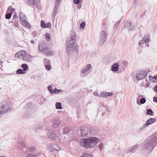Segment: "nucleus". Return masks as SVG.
Returning a JSON list of instances; mask_svg holds the SVG:
<instances>
[{
    "label": "nucleus",
    "instance_id": "f257e3e1",
    "mask_svg": "<svg viewBox=\"0 0 157 157\" xmlns=\"http://www.w3.org/2000/svg\"><path fill=\"white\" fill-rule=\"evenodd\" d=\"M99 139L96 137H90L87 138L81 139L80 144L83 147L86 148H92L97 144Z\"/></svg>",
    "mask_w": 157,
    "mask_h": 157
},
{
    "label": "nucleus",
    "instance_id": "f03ea898",
    "mask_svg": "<svg viewBox=\"0 0 157 157\" xmlns=\"http://www.w3.org/2000/svg\"><path fill=\"white\" fill-rule=\"evenodd\" d=\"M153 137L150 136L144 142L143 149L145 151H151L156 143Z\"/></svg>",
    "mask_w": 157,
    "mask_h": 157
},
{
    "label": "nucleus",
    "instance_id": "7ed1b4c3",
    "mask_svg": "<svg viewBox=\"0 0 157 157\" xmlns=\"http://www.w3.org/2000/svg\"><path fill=\"white\" fill-rule=\"evenodd\" d=\"M66 50L68 52H77L78 47L77 44L75 43V40L68 39L66 43Z\"/></svg>",
    "mask_w": 157,
    "mask_h": 157
},
{
    "label": "nucleus",
    "instance_id": "20e7f679",
    "mask_svg": "<svg viewBox=\"0 0 157 157\" xmlns=\"http://www.w3.org/2000/svg\"><path fill=\"white\" fill-rule=\"evenodd\" d=\"M61 131L62 132H63V135L59 136L60 141L62 143H66L68 140L71 131L69 130L67 128H65L63 130H62Z\"/></svg>",
    "mask_w": 157,
    "mask_h": 157
},
{
    "label": "nucleus",
    "instance_id": "39448f33",
    "mask_svg": "<svg viewBox=\"0 0 157 157\" xmlns=\"http://www.w3.org/2000/svg\"><path fill=\"white\" fill-rule=\"evenodd\" d=\"M107 37L106 32L104 30H101L100 32L98 41V44L102 45L105 41Z\"/></svg>",
    "mask_w": 157,
    "mask_h": 157
},
{
    "label": "nucleus",
    "instance_id": "423d86ee",
    "mask_svg": "<svg viewBox=\"0 0 157 157\" xmlns=\"http://www.w3.org/2000/svg\"><path fill=\"white\" fill-rule=\"evenodd\" d=\"M11 104L9 103H5L0 105V112L4 114L11 108Z\"/></svg>",
    "mask_w": 157,
    "mask_h": 157
},
{
    "label": "nucleus",
    "instance_id": "0eeeda50",
    "mask_svg": "<svg viewBox=\"0 0 157 157\" xmlns=\"http://www.w3.org/2000/svg\"><path fill=\"white\" fill-rule=\"evenodd\" d=\"M147 74V72L145 71H140L139 72L137 73L135 76H133V77L135 76V78L138 81L142 79H144L146 77Z\"/></svg>",
    "mask_w": 157,
    "mask_h": 157
},
{
    "label": "nucleus",
    "instance_id": "6e6552de",
    "mask_svg": "<svg viewBox=\"0 0 157 157\" xmlns=\"http://www.w3.org/2000/svg\"><path fill=\"white\" fill-rule=\"evenodd\" d=\"M81 135L84 137L90 136L89 127L86 126H82L80 128Z\"/></svg>",
    "mask_w": 157,
    "mask_h": 157
},
{
    "label": "nucleus",
    "instance_id": "1a4fd4ad",
    "mask_svg": "<svg viewBox=\"0 0 157 157\" xmlns=\"http://www.w3.org/2000/svg\"><path fill=\"white\" fill-rule=\"evenodd\" d=\"M47 136L48 138L52 140H55L56 137V135L52 130H48Z\"/></svg>",
    "mask_w": 157,
    "mask_h": 157
},
{
    "label": "nucleus",
    "instance_id": "9d476101",
    "mask_svg": "<svg viewBox=\"0 0 157 157\" xmlns=\"http://www.w3.org/2000/svg\"><path fill=\"white\" fill-rule=\"evenodd\" d=\"M53 124L52 127L55 128L59 127L61 123V121L58 117H54L53 120Z\"/></svg>",
    "mask_w": 157,
    "mask_h": 157
},
{
    "label": "nucleus",
    "instance_id": "9b49d317",
    "mask_svg": "<svg viewBox=\"0 0 157 157\" xmlns=\"http://www.w3.org/2000/svg\"><path fill=\"white\" fill-rule=\"evenodd\" d=\"M26 52L25 51H21L19 52H17L15 55V56L17 59H22L23 60L25 56V55Z\"/></svg>",
    "mask_w": 157,
    "mask_h": 157
},
{
    "label": "nucleus",
    "instance_id": "f8f14e48",
    "mask_svg": "<svg viewBox=\"0 0 157 157\" xmlns=\"http://www.w3.org/2000/svg\"><path fill=\"white\" fill-rule=\"evenodd\" d=\"M88 127L90 136H95L98 133V130L94 126Z\"/></svg>",
    "mask_w": 157,
    "mask_h": 157
},
{
    "label": "nucleus",
    "instance_id": "ddd939ff",
    "mask_svg": "<svg viewBox=\"0 0 157 157\" xmlns=\"http://www.w3.org/2000/svg\"><path fill=\"white\" fill-rule=\"evenodd\" d=\"M48 146L50 147V151H53L54 150L58 151L60 149V147L56 144H50L48 145Z\"/></svg>",
    "mask_w": 157,
    "mask_h": 157
},
{
    "label": "nucleus",
    "instance_id": "4468645a",
    "mask_svg": "<svg viewBox=\"0 0 157 157\" xmlns=\"http://www.w3.org/2000/svg\"><path fill=\"white\" fill-rule=\"evenodd\" d=\"M149 41V36L147 35L145 36L144 37L143 39L139 42V45H140L143 44L148 42Z\"/></svg>",
    "mask_w": 157,
    "mask_h": 157
},
{
    "label": "nucleus",
    "instance_id": "2eb2a0df",
    "mask_svg": "<svg viewBox=\"0 0 157 157\" xmlns=\"http://www.w3.org/2000/svg\"><path fill=\"white\" fill-rule=\"evenodd\" d=\"M47 49V47L45 44L41 43L39 44L38 49L40 51L42 52L44 51Z\"/></svg>",
    "mask_w": 157,
    "mask_h": 157
},
{
    "label": "nucleus",
    "instance_id": "dca6fc26",
    "mask_svg": "<svg viewBox=\"0 0 157 157\" xmlns=\"http://www.w3.org/2000/svg\"><path fill=\"white\" fill-rule=\"evenodd\" d=\"M33 57L32 56L29 54H26V53L23 60L30 62L32 61Z\"/></svg>",
    "mask_w": 157,
    "mask_h": 157
},
{
    "label": "nucleus",
    "instance_id": "f3484780",
    "mask_svg": "<svg viewBox=\"0 0 157 157\" xmlns=\"http://www.w3.org/2000/svg\"><path fill=\"white\" fill-rule=\"evenodd\" d=\"M119 65L118 63H115L113 64L111 69L113 71L116 72L118 71L119 68Z\"/></svg>",
    "mask_w": 157,
    "mask_h": 157
},
{
    "label": "nucleus",
    "instance_id": "a211bd4d",
    "mask_svg": "<svg viewBox=\"0 0 157 157\" xmlns=\"http://www.w3.org/2000/svg\"><path fill=\"white\" fill-rule=\"evenodd\" d=\"M156 119L155 118H149L146 121L145 124L148 126L155 122L156 121Z\"/></svg>",
    "mask_w": 157,
    "mask_h": 157
},
{
    "label": "nucleus",
    "instance_id": "6ab92c4d",
    "mask_svg": "<svg viewBox=\"0 0 157 157\" xmlns=\"http://www.w3.org/2000/svg\"><path fill=\"white\" fill-rule=\"evenodd\" d=\"M138 147V144H135L134 146L128 148L127 150V153H129L132 152L136 149Z\"/></svg>",
    "mask_w": 157,
    "mask_h": 157
},
{
    "label": "nucleus",
    "instance_id": "aec40b11",
    "mask_svg": "<svg viewBox=\"0 0 157 157\" xmlns=\"http://www.w3.org/2000/svg\"><path fill=\"white\" fill-rule=\"evenodd\" d=\"M59 5V3L56 2L55 4V8L53 11V14L54 16L56 15V13L58 12V6Z\"/></svg>",
    "mask_w": 157,
    "mask_h": 157
},
{
    "label": "nucleus",
    "instance_id": "412c9836",
    "mask_svg": "<svg viewBox=\"0 0 157 157\" xmlns=\"http://www.w3.org/2000/svg\"><path fill=\"white\" fill-rule=\"evenodd\" d=\"M45 55L48 56H51L53 54V52L52 50L48 49H47L46 50H45L44 52Z\"/></svg>",
    "mask_w": 157,
    "mask_h": 157
},
{
    "label": "nucleus",
    "instance_id": "4be33fe9",
    "mask_svg": "<svg viewBox=\"0 0 157 157\" xmlns=\"http://www.w3.org/2000/svg\"><path fill=\"white\" fill-rule=\"evenodd\" d=\"M29 4L31 5L38 4L40 2V0H28Z\"/></svg>",
    "mask_w": 157,
    "mask_h": 157
},
{
    "label": "nucleus",
    "instance_id": "5701e85b",
    "mask_svg": "<svg viewBox=\"0 0 157 157\" xmlns=\"http://www.w3.org/2000/svg\"><path fill=\"white\" fill-rule=\"evenodd\" d=\"M124 28L128 29L130 30H132V28L131 26V23L130 21H127L125 24Z\"/></svg>",
    "mask_w": 157,
    "mask_h": 157
},
{
    "label": "nucleus",
    "instance_id": "b1692460",
    "mask_svg": "<svg viewBox=\"0 0 157 157\" xmlns=\"http://www.w3.org/2000/svg\"><path fill=\"white\" fill-rule=\"evenodd\" d=\"M26 20L22 19L20 21L21 24L24 26H27V27L29 28L30 27V25L28 24L27 22L26 21Z\"/></svg>",
    "mask_w": 157,
    "mask_h": 157
},
{
    "label": "nucleus",
    "instance_id": "393cba45",
    "mask_svg": "<svg viewBox=\"0 0 157 157\" xmlns=\"http://www.w3.org/2000/svg\"><path fill=\"white\" fill-rule=\"evenodd\" d=\"M18 146L20 149H22L23 151H26L27 149L26 147H25V144L24 143L18 145Z\"/></svg>",
    "mask_w": 157,
    "mask_h": 157
},
{
    "label": "nucleus",
    "instance_id": "a878e982",
    "mask_svg": "<svg viewBox=\"0 0 157 157\" xmlns=\"http://www.w3.org/2000/svg\"><path fill=\"white\" fill-rule=\"evenodd\" d=\"M15 9L11 6H9L7 10V13H10L12 14L15 11Z\"/></svg>",
    "mask_w": 157,
    "mask_h": 157
},
{
    "label": "nucleus",
    "instance_id": "bb28decb",
    "mask_svg": "<svg viewBox=\"0 0 157 157\" xmlns=\"http://www.w3.org/2000/svg\"><path fill=\"white\" fill-rule=\"evenodd\" d=\"M21 67L23 68V70L25 71H27L29 69L28 65L25 63L21 64Z\"/></svg>",
    "mask_w": 157,
    "mask_h": 157
},
{
    "label": "nucleus",
    "instance_id": "cd10ccee",
    "mask_svg": "<svg viewBox=\"0 0 157 157\" xmlns=\"http://www.w3.org/2000/svg\"><path fill=\"white\" fill-rule=\"evenodd\" d=\"M39 154H33L31 153H29L27 154L26 157H39Z\"/></svg>",
    "mask_w": 157,
    "mask_h": 157
},
{
    "label": "nucleus",
    "instance_id": "c85d7f7f",
    "mask_svg": "<svg viewBox=\"0 0 157 157\" xmlns=\"http://www.w3.org/2000/svg\"><path fill=\"white\" fill-rule=\"evenodd\" d=\"M151 81L152 82H157V75H155L154 77H151V78H150Z\"/></svg>",
    "mask_w": 157,
    "mask_h": 157
},
{
    "label": "nucleus",
    "instance_id": "c756f323",
    "mask_svg": "<svg viewBox=\"0 0 157 157\" xmlns=\"http://www.w3.org/2000/svg\"><path fill=\"white\" fill-rule=\"evenodd\" d=\"M19 19L20 21L23 20H26V18L25 16L22 13H20L19 14Z\"/></svg>",
    "mask_w": 157,
    "mask_h": 157
},
{
    "label": "nucleus",
    "instance_id": "7c9ffc66",
    "mask_svg": "<svg viewBox=\"0 0 157 157\" xmlns=\"http://www.w3.org/2000/svg\"><path fill=\"white\" fill-rule=\"evenodd\" d=\"M76 37L75 33L74 31H72L71 32V35L69 37L70 39L75 40Z\"/></svg>",
    "mask_w": 157,
    "mask_h": 157
},
{
    "label": "nucleus",
    "instance_id": "2f4dec72",
    "mask_svg": "<svg viewBox=\"0 0 157 157\" xmlns=\"http://www.w3.org/2000/svg\"><path fill=\"white\" fill-rule=\"evenodd\" d=\"M56 107L57 109H62L61 103L60 102H57L56 103Z\"/></svg>",
    "mask_w": 157,
    "mask_h": 157
},
{
    "label": "nucleus",
    "instance_id": "473e14b6",
    "mask_svg": "<svg viewBox=\"0 0 157 157\" xmlns=\"http://www.w3.org/2000/svg\"><path fill=\"white\" fill-rule=\"evenodd\" d=\"M154 113V112L151 109H147V115L153 116V115Z\"/></svg>",
    "mask_w": 157,
    "mask_h": 157
},
{
    "label": "nucleus",
    "instance_id": "72a5a7b5",
    "mask_svg": "<svg viewBox=\"0 0 157 157\" xmlns=\"http://www.w3.org/2000/svg\"><path fill=\"white\" fill-rule=\"evenodd\" d=\"M92 67V66L90 64H87L86 67L84 69H85V70H86V71L87 72Z\"/></svg>",
    "mask_w": 157,
    "mask_h": 157
},
{
    "label": "nucleus",
    "instance_id": "f704fd0d",
    "mask_svg": "<svg viewBox=\"0 0 157 157\" xmlns=\"http://www.w3.org/2000/svg\"><path fill=\"white\" fill-rule=\"evenodd\" d=\"M16 73L17 74H25V72L21 69H18L16 71Z\"/></svg>",
    "mask_w": 157,
    "mask_h": 157
},
{
    "label": "nucleus",
    "instance_id": "c9c22d12",
    "mask_svg": "<svg viewBox=\"0 0 157 157\" xmlns=\"http://www.w3.org/2000/svg\"><path fill=\"white\" fill-rule=\"evenodd\" d=\"M52 86H49L48 87V90L51 93V94H55V90L52 89Z\"/></svg>",
    "mask_w": 157,
    "mask_h": 157
},
{
    "label": "nucleus",
    "instance_id": "e433bc0d",
    "mask_svg": "<svg viewBox=\"0 0 157 157\" xmlns=\"http://www.w3.org/2000/svg\"><path fill=\"white\" fill-rule=\"evenodd\" d=\"M87 72L86 70H85L84 68L82 69L81 71V76L82 77L85 76L84 74H85Z\"/></svg>",
    "mask_w": 157,
    "mask_h": 157
},
{
    "label": "nucleus",
    "instance_id": "4c0bfd02",
    "mask_svg": "<svg viewBox=\"0 0 157 157\" xmlns=\"http://www.w3.org/2000/svg\"><path fill=\"white\" fill-rule=\"evenodd\" d=\"M82 157H93V156L91 154L86 153L83 154Z\"/></svg>",
    "mask_w": 157,
    "mask_h": 157
},
{
    "label": "nucleus",
    "instance_id": "58836bf2",
    "mask_svg": "<svg viewBox=\"0 0 157 157\" xmlns=\"http://www.w3.org/2000/svg\"><path fill=\"white\" fill-rule=\"evenodd\" d=\"M151 137H153V139L155 140L156 143L157 142V131H156L154 135L151 136Z\"/></svg>",
    "mask_w": 157,
    "mask_h": 157
},
{
    "label": "nucleus",
    "instance_id": "ea45409f",
    "mask_svg": "<svg viewBox=\"0 0 157 157\" xmlns=\"http://www.w3.org/2000/svg\"><path fill=\"white\" fill-rule=\"evenodd\" d=\"M35 150V148L34 146H31L29 147L28 148V150L30 152H33Z\"/></svg>",
    "mask_w": 157,
    "mask_h": 157
},
{
    "label": "nucleus",
    "instance_id": "a19ab883",
    "mask_svg": "<svg viewBox=\"0 0 157 157\" xmlns=\"http://www.w3.org/2000/svg\"><path fill=\"white\" fill-rule=\"evenodd\" d=\"M147 127L146 124H145L143 126L141 127L138 130L139 131H141L144 130Z\"/></svg>",
    "mask_w": 157,
    "mask_h": 157
},
{
    "label": "nucleus",
    "instance_id": "79ce46f5",
    "mask_svg": "<svg viewBox=\"0 0 157 157\" xmlns=\"http://www.w3.org/2000/svg\"><path fill=\"white\" fill-rule=\"evenodd\" d=\"M86 25L85 23L84 22H82L80 25V27L81 29H83L85 27Z\"/></svg>",
    "mask_w": 157,
    "mask_h": 157
},
{
    "label": "nucleus",
    "instance_id": "37998d69",
    "mask_svg": "<svg viewBox=\"0 0 157 157\" xmlns=\"http://www.w3.org/2000/svg\"><path fill=\"white\" fill-rule=\"evenodd\" d=\"M12 14L10 13H7L6 16V19H9L11 17Z\"/></svg>",
    "mask_w": 157,
    "mask_h": 157
},
{
    "label": "nucleus",
    "instance_id": "c03bdc74",
    "mask_svg": "<svg viewBox=\"0 0 157 157\" xmlns=\"http://www.w3.org/2000/svg\"><path fill=\"white\" fill-rule=\"evenodd\" d=\"M63 91V90H58L56 88H55V93L56 94H58L59 93L62 92Z\"/></svg>",
    "mask_w": 157,
    "mask_h": 157
},
{
    "label": "nucleus",
    "instance_id": "a18cd8bd",
    "mask_svg": "<svg viewBox=\"0 0 157 157\" xmlns=\"http://www.w3.org/2000/svg\"><path fill=\"white\" fill-rule=\"evenodd\" d=\"M45 38L47 40H50L51 39L50 35L47 33L45 35Z\"/></svg>",
    "mask_w": 157,
    "mask_h": 157
},
{
    "label": "nucleus",
    "instance_id": "49530a36",
    "mask_svg": "<svg viewBox=\"0 0 157 157\" xmlns=\"http://www.w3.org/2000/svg\"><path fill=\"white\" fill-rule=\"evenodd\" d=\"M46 69L48 71H49L50 70V65L49 63V64H47L46 63L45 64Z\"/></svg>",
    "mask_w": 157,
    "mask_h": 157
},
{
    "label": "nucleus",
    "instance_id": "de8ad7c7",
    "mask_svg": "<svg viewBox=\"0 0 157 157\" xmlns=\"http://www.w3.org/2000/svg\"><path fill=\"white\" fill-rule=\"evenodd\" d=\"M99 97L106 98L105 94V92H102V93H101L100 94Z\"/></svg>",
    "mask_w": 157,
    "mask_h": 157
},
{
    "label": "nucleus",
    "instance_id": "09e8293b",
    "mask_svg": "<svg viewBox=\"0 0 157 157\" xmlns=\"http://www.w3.org/2000/svg\"><path fill=\"white\" fill-rule=\"evenodd\" d=\"M146 102V99L144 98H142L140 100V103L141 104L144 103Z\"/></svg>",
    "mask_w": 157,
    "mask_h": 157
},
{
    "label": "nucleus",
    "instance_id": "8fccbe9b",
    "mask_svg": "<svg viewBox=\"0 0 157 157\" xmlns=\"http://www.w3.org/2000/svg\"><path fill=\"white\" fill-rule=\"evenodd\" d=\"M51 24L50 23H48L47 24H45L44 27L45 28H50L51 27Z\"/></svg>",
    "mask_w": 157,
    "mask_h": 157
},
{
    "label": "nucleus",
    "instance_id": "3c124183",
    "mask_svg": "<svg viewBox=\"0 0 157 157\" xmlns=\"http://www.w3.org/2000/svg\"><path fill=\"white\" fill-rule=\"evenodd\" d=\"M45 24L44 21L42 20L41 21V27L43 28H44V26H45Z\"/></svg>",
    "mask_w": 157,
    "mask_h": 157
},
{
    "label": "nucleus",
    "instance_id": "603ef678",
    "mask_svg": "<svg viewBox=\"0 0 157 157\" xmlns=\"http://www.w3.org/2000/svg\"><path fill=\"white\" fill-rule=\"evenodd\" d=\"M150 84V83L149 82H146L145 85L144 87L146 88L149 87Z\"/></svg>",
    "mask_w": 157,
    "mask_h": 157
},
{
    "label": "nucleus",
    "instance_id": "864d4df0",
    "mask_svg": "<svg viewBox=\"0 0 157 157\" xmlns=\"http://www.w3.org/2000/svg\"><path fill=\"white\" fill-rule=\"evenodd\" d=\"M93 94L94 95L96 96H97L99 97L100 95V94H99L97 92H95L93 93Z\"/></svg>",
    "mask_w": 157,
    "mask_h": 157
},
{
    "label": "nucleus",
    "instance_id": "5fc2aeb1",
    "mask_svg": "<svg viewBox=\"0 0 157 157\" xmlns=\"http://www.w3.org/2000/svg\"><path fill=\"white\" fill-rule=\"evenodd\" d=\"M80 0H74V2L76 4H78L80 2Z\"/></svg>",
    "mask_w": 157,
    "mask_h": 157
},
{
    "label": "nucleus",
    "instance_id": "6e6d98bb",
    "mask_svg": "<svg viewBox=\"0 0 157 157\" xmlns=\"http://www.w3.org/2000/svg\"><path fill=\"white\" fill-rule=\"evenodd\" d=\"M103 146L104 145L103 144H100L99 146V149L100 150H101L102 147H103Z\"/></svg>",
    "mask_w": 157,
    "mask_h": 157
},
{
    "label": "nucleus",
    "instance_id": "4d7b16f0",
    "mask_svg": "<svg viewBox=\"0 0 157 157\" xmlns=\"http://www.w3.org/2000/svg\"><path fill=\"white\" fill-rule=\"evenodd\" d=\"M14 26L17 28H18L19 24L18 22H16L14 23Z\"/></svg>",
    "mask_w": 157,
    "mask_h": 157
},
{
    "label": "nucleus",
    "instance_id": "13d9d810",
    "mask_svg": "<svg viewBox=\"0 0 157 157\" xmlns=\"http://www.w3.org/2000/svg\"><path fill=\"white\" fill-rule=\"evenodd\" d=\"M63 130V129H61L60 130H59V131L58 132V133L59 135H63V132H62L61 130Z\"/></svg>",
    "mask_w": 157,
    "mask_h": 157
},
{
    "label": "nucleus",
    "instance_id": "bf43d9fd",
    "mask_svg": "<svg viewBox=\"0 0 157 157\" xmlns=\"http://www.w3.org/2000/svg\"><path fill=\"white\" fill-rule=\"evenodd\" d=\"M153 101L154 102H157V97H154L153 98Z\"/></svg>",
    "mask_w": 157,
    "mask_h": 157
},
{
    "label": "nucleus",
    "instance_id": "052dcab7",
    "mask_svg": "<svg viewBox=\"0 0 157 157\" xmlns=\"http://www.w3.org/2000/svg\"><path fill=\"white\" fill-rule=\"evenodd\" d=\"M33 35L34 36H36V32H34L33 33Z\"/></svg>",
    "mask_w": 157,
    "mask_h": 157
},
{
    "label": "nucleus",
    "instance_id": "680f3d73",
    "mask_svg": "<svg viewBox=\"0 0 157 157\" xmlns=\"http://www.w3.org/2000/svg\"><path fill=\"white\" fill-rule=\"evenodd\" d=\"M109 96H111L113 95V94L112 93H108Z\"/></svg>",
    "mask_w": 157,
    "mask_h": 157
},
{
    "label": "nucleus",
    "instance_id": "e2e57ef3",
    "mask_svg": "<svg viewBox=\"0 0 157 157\" xmlns=\"http://www.w3.org/2000/svg\"><path fill=\"white\" fill-rule=\"evenodd\" d=\"M105 94L106 98L107 96H108V92H105Z\"/></svg>",
    "mask_w": 157,
    "mask_h": 157
},
{
    "label": "nucleus",
    "instance_id": "0e129e2a",
    "mask_svg": "<svg viewBox=\"0 0 157 157\" xmlns=\"http://www.w3.org/2000/svg\"><path fill=\"white\" fill-rule=\"evenodd\" d=\"M44 62H45V61H49V60H48V59H46V58H45V59H44Z\"/></svg>",
    "mask_w": 157,
    "mask_h": 157
},
{
    "label": "nucleus",
    "instance_id": "69168bd1",
    "mask_svg": "<svg viewBox=\"0 0 157 157\" xmlns=\"http://www.w3.org/2000/svg\"><path fill=\"white\" fill-rule=\"evenodd\" d=\"M81 6L80 5V6H78L77 8L78 9H80L81 8Z\"/></svg>",
    "mask_w": 157,
    "mask_h": 157
},
{
    "label": "nucleus",
    "instance_id": "338daca9",
    "mask_svg": "<svg viewBox=\"0 0 157 157\" xmlns=\"http://www.w3.org/2000/svg\"><path fill=\"white\" fill-rule=\"evenodd\" d=\"M57 2H58L59 3V2L61 0H55Z\"/></svg>",
    "mask_w": 157,
    "mask_h": 157
},
{
    "label": "nucleus",
    "instance_id": "774afa93",
    "mask_svg": "<svg viewBox=\"0 0 157 157\" xmlns=\"http://www.w3.org/2000/svg\"><path fill=\"white\" fill-rule=\"evenodd\" d=\"M35 42V41L34 40H32L31 41V43L33 44Z\"/></svg>",
    "mask_w": 157,
    "mask_h": 157
}]
</instances>
